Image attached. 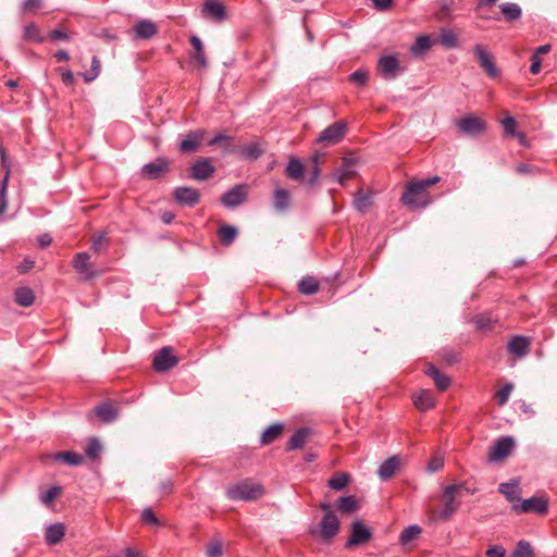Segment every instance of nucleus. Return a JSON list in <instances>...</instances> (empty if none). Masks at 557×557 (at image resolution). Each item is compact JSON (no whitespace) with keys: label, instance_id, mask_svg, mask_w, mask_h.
<instances>
[{"label":"nucleus","instance_id":"1a4fd4ad","mask_svg":"<svg viewBox=\"0 0 557 557\" xmlns=\"http://www.w3.org/2000/svg\"><path fill=\"white\" fill-rule=\"evenodd\" d=\"M457 126L460 132L469 136H476L485 131V123L472 114L460 119L457 123Z\"/></svg>","mask_w":557,"mask_h":557},{"label":"nucleus","instance_id":"393cba45","mask_svg":"<svg viewBox=\"0 0 557 557\" xmlns=\"http://www.w3.org/2000/svg\"><path fill=\"white\" fill-rule=\"evenodd\" d=\"M510 354L524 357L530 351V341L523 336H515L508 344Z\"/></svg>","mask_w":557,"mask_h":557},{"label":"nucleus","instance_id":"ea45409f","mask_svg":"<svg viewBox=\"0 0 557 557\" xmlns=\"http://www.w3.org/2000/svg\"><path fill=\"white\" fill-rule=\"evenodd\" d=\"M299 290L306 295H313L319 290V283L312 276L304 277L298 284Z\"/></svg>","mask_w":557,"mask_h":557},{"label":"nucleus","instance_id":"423d86ee","mask_svg":"<svg viewBox=\"0 0 557 557\" xmlns=\"http://www.w3.org/2000/svg\"><path fill=\"white\" fill-rule=\"evenodd\" d=\"M346 132L347 125L345 122H335L320 134L317 141L325 146H333L342 140L346 135Z\"/></svg>","mask_w":557,"mask_h":557},{"label":"nucleus","instance_id":"dca6fc26","mask_svg":"<svg viewBox=\"0 0 557 557\" xmlns=\"http://www.w3.org/2000/svg\"><path fill=\"white\" fill-rule=\"evenodd\" d=\"M0 158H1V161H2V165L3 168H8L7 165V160H5V152L2 148H0ZM9 176H10V170L7 169L5 171V175L1 182V187H0V216H2L5 212H7V209H8V206H9V200H8V182H9Z\"/></svg>","mask_w":557,"mask_h":557},{"label":"nucleus","instance_id":"052dcab7","mask_svg":"<svg viewBox=\"0 0 557 557\" xmlns=\"http://www.w3.org/2000/svg\"><path fill=\"white\" fill-rule=\"evenodd\" d=\"M506 135L513 136L516 132V121L511 116H507L502 121Z\"/></svg>","mask_w":557,"mask_h":557},{"label":"nucleus","instance_id":"de8ad7c7","mask_svg":"<svg viewBox=\"0 0 557 557\" xmlns=\"http://www.w3.org/2000/svg\"><path fill=\"white\" fill-rule=\"evenodd\" d=\"M512 557H534V553L530 543L520 541L512 553Z\"/></svg>","mask_w":557,"mask_h":557},{"label":"nucleus","instance_id":"37998d69","mask_svg":"<svg viewBox=\"0 0 557 557\" xmlns=\"http://www.w3.org/2000/svg\"><path fill=\"white\" fill-rule=\"evenodd\" d=\"M321 157L322 156L320 153H315L311 160V166H310L311 176L308 180V184L311 186L317 184L319 175L321 173V170H320Z\"/></svg>","mask_w":557,"mask_h":557},{"label":"nucleus","instance_id":"473e14b6","mask_svg":"<svg viewBox=\"0 0 557 557\" xmlns=\"http://www.w3.org/2000/svg\"><path fill=\"white\" fill-rule=\"evenodd\" d=\"M305 168L297 158H290L286 166V175L293 181H301L304 178Z\"/></svg>","mask_w":557,"mask_h":557},{"label":"nucleus","instance_id":"680f3d73","mask_svg":"<svg viewBox=\"0 0 557 557\" xmlns=\"http://www.w3.org/2000/svg\"><path fill=\"white\" fill-rule=\"evenodd\" d=\"M61 74V79L66 86H72L75 82L74 75L70 70L58 69Z\"/></svg>","mask_w":557,"mask_h":557},{"label":"nucleus","instance_id":"a19ab883","mask_svg":"<svg viewBox=\"0 0 557 557\" xmlns=\"http://www.w3.org/2000/svg\"><path fill=\"white\" fill-rule=\"evenodd\" d=\"M372 203V197L370 194H364L362 190H359L355 195L354 206L358 211H366Z\"/></svg>","mask_w":557,"mask_h":557},{"label":"nucleus","instance_id":"0e129e2a","mask_svg":"<svg viewBox=\"0 0 557 557\" xmlns=\"http://www.w3.org/2000/svg\"><path fill=\"white\" fill-rule=\"evenodd\" d=\"M41 7V0H25L23 4L24 12H35Z\"/></svg>","mask_w":557,"mask_h":557},{"label":"nucleus","instance_id":"3c124183","mask_svg":"<svg viewBox=\"0 0 557 557\" xmlns=\"http://www.w3.org/2000/svg\"><path fill=\"white\" fill-rule=\"evenodd\" d=\"M141 520L146 524L161 525L151 508H145L141 512Z\"/></svg>","mask_w":557,"mask_h":557},{"label":"nucleus","instance_id":"a18cd8bd","mask_svg":"<svg viewBox=\"0 0 557 557\" xmlns=\"http://www.w3.org/2000/svg\"><path fill=\"white\" fill-rule=\"evenodd\" d=\"M102 450V445L97 438L89 440L85 453L88 458L95 460L100 456V453Z\"/></svg>","mask_w":557,"mask_h":557},{"label":"nucleus","instance_id":"5fc2aeb1","mask_svg":"<svg viewBox=\"0 0 557 557\" xmlns=\"http://www.w3.org/2000/svg\"><path fill=\"white\" fill-rule=\"evenodd\" d=\"M441 42L447 48H454L457 46V37L453 32L446 30L441 36Z\"/></svg>","mask_w":557,"mask_h":557},{"label":"nucleus","instance_id":"7ed1b4c3","mask_svg":"<svg viewBox=\"0 0 557 557\" xmlns=\"http://www.w3.org/2000/svg\"><path fill=\"white\" fill-rule=\"evenodd\" d=\"M461 490L469 492L466 487L465 483L460 484H451L444 488L442 495V504L443 508L437 513V518L443 521H447L457 511L459 508L460 502L458 500V496Z\"/></svg>","mask_w":557,"mask_h":557},{"label":"nucleus","instance_id":"5701e85b","mask_svg":"<svg viewBox=\"0 0 557 557\" xmlns=\"http://www.w3.org/2000/svg\"><path fill=\"white\" fill-rule=\"evenodd\" d=\"M134 32L138 38L150 39L158 34V27L148 20H141L134 25Z\"/></svg>","mask_w":557,"mask_h":557},{"label":"nucleus","instance_id":"774afa93","mask_svg":"<svg viewBox=\"0 0 557 557\" xmlns=\"http://www.w3.org/2000/svg\"><path fill=\"white\" fill-rule=\"evenodd\" d=\"M444 466V459L442 457H433L429 463V470L431 472H435V471H438L440 469H442Z\"/></svg>","mask_w":557,"mask_h":557},{"label":"nucleus","instance_id":"cd10ccee","mask_svg":"<svg viewBox=\"0 0 557 557\" xmlns=\"http://www.w3.org/2000/svg\"><path fill=\"white\" fill-rule=\"evenodd\" d=\"M311 431L307 428H301L295 432L287 443V450H294L304 447L310 436Z\"/></svg>","mask_w":557,"mask_h":557},{"label":"nucleus","instance_id":"c03bdc74","mask_svg":"<svg viewBox=\"0 0 557 557\" xmlns=\"http://www.w3.org/2000/svg\"><path fill=\"white\" fill-rule=\"evenodd\" d=\"M421 533V529L418 525H410L406 528L400 534L401 544L406 545L412 541H414L419 534Z\"/></svg>","mask_w":557,"mask_h":557},{"label":"nucleus","instance_id":"72a5a7b5","mask_svg":"<svg viewBox=\"0 0 557 557\" xmlns=\"http://www.w3.org/2000/svg\"><path fill=\"white\" fill-rule=\"evenodd\" d=\"M284 425L282 423H275L264 430L261 436V443L269 445L278 438L283 432Z\"/></svg>","mask_w":557,"mask_h":557},{"label":"nucleus","instance_id":"6ab92c4d","mask_svg":"<svg viewBox=\"0 0 557 557\" xmlns=\"http://www.w3.org/2000/svg\"><path fill=\"white\" fill-rule=\"evenodd\" d=\"M379 70L386 79H392L396 76L399 70L398 60L392 55L382 57L379 60Z\"/></svg>","mask_w":557,"mask_h":557},{"label":"nucleus","instance_id":"9b49d317","mask_svg":"<svg viewBox=\"0 0 557 557\" xmlns=\"http://www.w3.org/2000/svg\"><path fill=\"white\" fill-rule=\"evenodd\" d=\"M474 54L478 58L479 64L487 76L496 78L499 75L498 69L494 62L493 57L481 46L474 47Z\"/></svg>","mask_w":557,"mask_h":557},{"label":"nucleus","instance_id":"4be33fe9","mask_svg":"<svg viewBox=\"0 0 557 557\" xmlns=\"http://www.w3.org/2000/svg\"><path fill=\"white\" fill-rule=\"evenodd\" d=\"M206 132L203 129H197L190 132L187 137L182 140L180 145V149L183 152H193L196 151L205 137Z\"/></svg>","mask_w":557,"mask_h":557},{"label":"nucleus","instance_id":"09e8293b","mask_svg":"<svg viewBox=\"0 0 557 557\" xmlns=\"http://www.w3.org/2000/svg\"><path fill=\"white\" fill-rule=\"evenodd\" d=\"M107 242L106 233H100L92 238L91 250L96 255H101L104 251Z\"/></svg>","mask_w":557,"mask_h":557},{"label":"nucleus","instance_id":"b1692460","mask_svg":"<svg viewBox=\"0 0 557 557\" xmlns=\"http://www.w3.org/2000/svg\"><path fill=\"white\" fill-rule=\"evenodd\" d=\"M400 466V460L397 456H393L386 459L379 468L377 474L381 480H389L397 471Z\"/></svg>","mask_w":557,"mask_h":557},{"label":"nucleus","instance_id":"f8f14e48","mask_svg":"<svg viewBox=\"0 0 557 557\" xmlns=\"http://www.w3.org/2000/svg\"><path fill=\"white\" fill-rule=\"evenodd\" d=\"M371 531L360 521L351 524V534L346 543V547L362 545L371 540Z\"/></svg>","mask_w":557,"mask_h":557},{"label":"nucleus","instance_id":"412c9836","mask_svg":"<svg viewBox=\"0 0 557 557\" xmlns=\"http://www.w3.org/2000/svg\"><path fill=\"white\" fill-rule=\"evenodd\" d=\"M214 172V168L211 165L209 160L202 159L197 161L190 168V175L193 178L203 181L209 178Z\"/></svg>","mask_w":557,"mask_h":557},{"label":"nucleus","instance_id":"6e6d98bb","mask_svg":"<svg viewBox=\"0 0 557 557\" xmlns=\"http://www.w3.org/2000/svg\"><path fill=\"white\" fill-rule=\"evenodd\" d=\"M61 494V488L58 486H52L49 488L42 496L41 500L44 504H51L59 495Z\"/></svg>","mask_w":557,"mask_h":557},{"label":"nucleus","instance_id":"2eb2a0df","mask_svg":"<svg viewBox=\"0 0 557 557\" xmlns=\"http://www.w3.org/2000/svg\"><path fill=\"white\" fill-rule=\"evenodd\" d=\"M173 197L180 205L194 207L199 202L200 194L195 188L183 186L174 190Z\"/></svg>","mask_w":557,"mask_h":557},{"label":"nucleus","instance_id":"aec40b11","mask_svg":"<svg viewBox=\"0 0 557 557\" xmlns=\"http://www.w3.org/2000/svg\"><path fill=\"white\" fill-rule=\"evenodd\" d=\"M96 414L104 423L114 421L119 416L117 406L113 401H106L95 408Z\"/></svg>","mask_w":557,"mask_h":557},{"label":"nucleus","instance_id":"bb28decb","mask_svg":"<svg viewBox=\"0 0 557 557\" xmlns=\"http://www.w3.org/2000/svg\"><path fill=\"white\" fill-rule=\"evenodd\" d=\"M273 206L280 211H286L290 206V194L285 188L277 187L274 191Z\"/></svg>","mask_w":557,"mask_h":557},{"label":"nucleus","instance_id":"864d4df0","mask_svg":"<svg viewBox=\"0 0 557 557\" xmlns=\"http://www.w3.org/2000/svg\"><path fill=\"white\" fill-rule=\"evenodd\" d=\"M431 48V39L428 36H420L418 37L416 45L413 46L412 50L414 53L425 51Z\"/></svg>","mask_w":557,"mask_h":557},{"label":"nucleus","instance_id":"c756f323","mask_svg":"<svg viewBox=\"0 0 557 557\" xmlns=\"http://www.w3.org/2000/svg\"><path fill=\"white\" fill-rule=\"evenodd\" d=\"M413 403L419 410L425 411L435 405V398L431 391H421L413 397Z\"/></svg>","mask_w":557,"mask_h":557},{"label":"nucleus","instance_id":"ddd939ff","mask_svg":"<svg viewBox=\"0 0 557 557\" xmlns=\"http://www.w3.org/2000/svg\"><path fill=\"white\" fill-rule=\"evenodd\" d=\"M90 255L88 252H78L73 259L74 269L83 275L84 281H89L98 276V272L91 269Z\"/></svg>","mask_w":557,"mask_h":557},{"label":"nucleus","instance_id":"603ef678","mask_svg":"<svg viewBox=\"0 0 557 557\" xmlns=\"http://www.w3.org/2000/svg\"><path fill=\"white\" fill-rule=\"evenodd\" d=\"M350 82L358 84L360 86H364L368 82V72L364 70H357L349 76Z\"/></svg>","mask_w":557,"mask_h":557},{"label":"nucleus","instance_id":"2f4dec72","mask_svg":"<svg viewBox=\"0 0 557 557\" xmlns=\"http://www.w3.org/2000/svg\"><path fill=\"white\" fill-rule=\"evenodd\" d=\"M190 44L194 49L193 58L197 61L200 67L206 69L208 66V62L205 55L202 41L199 37L194 35L190 37Z\"/></svg>","mask_w":557,"mask_h":557},{"label":"nucleus","instance_id":"8fccbe9b","mask_svg":"<svg viewBox=\"0 0 557 557\" xmlns=\"http://www.w3.org/2000/svg\"><path fill=\"white\" fill-rule=\"evenodd\" d=\"M512 389H513V385L511 383H507L503 386L502 389H499L496 393V399H497L498 406L502 407L508 401L509 395Z\"/></svg>","mask_w":557,"mask_h":557},{"label":"nucleus","instance_id":"7c9ffc66","mask_svg":"<svg viewBox=\"0 0 557 557\" xmlns=\"http://www.w3.org/2000/svg\"><path fill=\"white\" fill-rule=\"evenodd\" d=\"M64 533L65 527L62 523L51 524L46 530V541L50 545H55L62 541Z\"/></svg>","mask_w":557,"mask_h":557},{"label":"nucleus","instance_id":"f03ea898","mask_svg":"<svg viewBox=\"0 0 557 557\" xmlns=\"http://www.w3.org/2000/svg\"><path fill=\"white\" fill-rule=\"evenodd\" d=\"M264 494V487L250 479H246L226 488V496L233 500H257Z\"/></svg>","mask_w":557,"mask_h":557},{"label":"nucleus","instance_id":"4468645a","mask_svg":"<svg viewBox=\"0 0 557 557\" xmlns=\"http://www.w3.org/2000/svg\"><path fill=\"white\" fill-rule=\"evenodd\" d=\"M547 500L543 497H531L524 499L520 505H513L512 509L518 512H536L544 515L547 512Z\"/></svg>","mask_w":557,"mask_h":557},{"label":"nucleus","instance_id":"58836bf2","mask_svg":"<svg viewBox=\"0 0 557 557\" xmlns=\"http://www.w3.org/2000/svg\"><path fill=\"white\" fill-rule=\"evenodd\" d=\"M499 9L508 21L518 20L522 14L521 9L517 3H502Z\"/></svg>","mask_w":557,"mask_h":557},{"label":"nucleus","instance_id":"39448f33","mask_svg":"<svg viewBox=\"0 0 557 557\" xmlns=\"http://www.w3.org/2000/svg\"><path fill=\"white\" fill-rule=\"evenodd\" d=\"M515 447V441L510 436H503L498 438L490 448L487 453L488 462H498L508 457Z\"/></svg>","mask_w":557,"mask_h":557},{"label":"nucleus","instance_id":"0eeeda50","mask_svg":"<svg viewBox=\"0 0 557 557\" xmlns=\"http://www.w3.org/2000/svg\"><path fill=\"white\" fill-rule=\"evenodd\" d=\"M178 363L171 347L161 348L153 358L152 367L157 372H165Z\"/></svg>","mask_w":557,"mask_h":557},{"label":"nucleus","instance_id":"6e6552de","mask_svg":"<svg viewBox=\"0 0 557 557\" xmlns=\"http://www.w3.org/2000/svg\"><path fill=\"white\" fill-rule=\"evenodd\" d=\"M358 160L354 157H344L341 165L334 172V178L343 186L356 175Z\"/></svg>","mask_w":557,"mask_h":557},{"label":"nucleus","instance_id":"e433bc0d","mask_svg":"<svg viewBox=\"0 0 557 557\" xmlns=\"http://www.w3.org/2000/svg\"><path fill=\"white\" fill-rule=\"evenodd\" d=\"M508 502H516L520 499V488L517 484L502 483L498 487Z\"/></svg>","mask_w":557,"mask_h":557},{"label":"nucleus","instance_id":"e2e57ef3","mask_svg":"<svg viewBox=\"0 0 557 557\" xmlns=\"http://www.w3.org/2000/svg\"><path fill=\"white\" fill-rule=\"evenodd\" d=\"M491 319L488 317H485V315H476L474 318V323H475V326L479 329V330H486L490 327L491 325Z\"/></svg>","mask_w":557,"mask_h":557},{"label":"nucleus","instance_id":"bf43d9fd","mask_svg":"<svg viewBox=\"0 0 557 557\" xmlns=\"http://www.w3.org/2000/svg\"><path fill=\"white\" fill-rule=\"evenodd\" d=\"M208 557H221L222 556V544L218 541L211 542L207 547Z\"/></svg>","mask_w":557,"mask_h":557},{"label":"nucleus","instance_id":"f257e3e1","mask_svg":"<svg viewBox=\"0 0 557 557\" xmlns=\"http://www.w3.org/2000/svg\"><path fill=\"white\" fill-rule=\"evenodd\" d=\"M319 508L324 512V515L318 527L312 528L310 533L329 543L339 532L341 522L330 503L323 502L319 505Z\"/></svg>","mask_w":557,"mask_h":557},{"label":"nucleus","instance_id":"4c0bfd02","mask_svg":"<svg viewBox=\"0 0 557 557\" xmlns=\"http://www.w3.org/2000/svg\"><path fill=\"white\" fill-rule=\"evenodd\" d=\"M350 479V475L346 472L335 473L327 482L329 486L335 491H342L346 487Z\"/></svg>","mask_w":557,"mask_h":557},{"label":"nucleus","instance_id":"a878e982","mask_svg":"<svg viewBox=\"0 0 557 557\" xmlns=\"http://www.w3.org/2000/svg\"><path fill=\"white\" fill-rule=\"evenodd\" d=\"M48 460H62L70 466H79L84 461V457L73 451H60L54 455H48L45 457Z\"/></svg>","mask_w":557,"mask_h":557},{"label":"nucleus","instance_id":"f3484780","mask_svg":"<svg viewBox=\"0 0 557 557\" xmlns=\"http://www.w3.org/2000/svg\"><path fill=\"white\" fill-rule=\"evenodd\" d=\"M203 13L215 22H221L226 17L225 7L219 0H207L203 4Z\"/></svg>","mask_w":557,"mask_h":557},{"label":"nucleus","instance_id":"69168bd1","mask_svg":"<svg viewBox=\"0 0 557 557\" xmlns=\"http://www.w3.org/2000/svg\"><path fill=\"white\" fill-rule=\"evenodd\" d=\"M505 554H506V550L500 545L491 546L486 550V556L487 557H505Z\"/></svg>","mask_w":557,"mask_h":557},{"label":"nucleus","instance_id":"f704fd0d","mask_svg":"<svg viewBox=\"0 0 557 557\" xmlns=\"http://www.w3.org/2000/svg\"><path fill=\"white\" fill-rule=\"evenodd\" d=\"M238 231L231 225H222L218 231L220 242L223 246H230L236 238Z\"/></svg>","mask_w":557,"mask_h":557},{"label":"nucleus","instance_id":"20e7f679","mask_svg":"<svg viewBox=\"0 0 557 557\" xmlns=\"http://www.w3.org/2000/svg\"><path fill=\"white\" fill-rule=\"evenodd\" d=\"M404 205L411 208H423L429 205L426 189L420 182H411L401 197Z\"/></svg>","mask_w":557,"mask_h":557},{"label":"nucleus","instance_id":"49530a36","mask_svg":"<svg viewBox=\"0 0 557 557\" xmlns=\"http://www.w3.org/2000/svg\"><path fill=\"white\" fill-rule=\"evenodd\" d=\"M101 71V63L97 57H94L91 60V67L88 72L83 74L84 81L86 83L92 82Z\"/></svg>","mask_w":557,"mask_h":557},{"label":"nucleus","instance_id":"79ce46f5","mask_svg":"<svg viewBox=\"0 0 557 557\" xmlns=\"http://www.w3.org/2000/svg\"><path fill=\"white\" fill-rule=\"evenodd\" d=\"M24 39L35 42H42L45 40V38L40 34L39 28L35 24H28L25 26Z\"/></svg>","mask_w":557,"mask_h":557},{"label":"nucleus","instance_id":"4d7b16f0","mask_svg":"<svg viewBox=\"0 0 557 557\" xmlns=\"http://www.w3.org/2000/svg\"><path fill=\"white\" fill-rule=\"evenodd\" d=\"M242 152L248 158L257 159L262 153V150L257 144H250L243 147Z\"/></svg>","mask_w":557,"mask_h":557},{"label":"nucleus","instance_id":"338daca9","mask_svg":"<svg viewBox=\"0 0 557 557\" xmlns=\"http://www.w3.org/2000/svg\"><path fill=\"white\" fill-rule=\"evenodd\" d=\"M49 38L53 41H57V40H63V41H69L70 40V36L64 30H61V29H54L52 30L50 34H49Z\"/></svg>","mask_w":557,"mask_h":557},{"label":"nucleus","instance_id":"13d9d810","mask_svg":"<svg viewBox=\"0 0 557 557\" xmlns=\"http://www.w3.org/2000/svg\"><path fill=\"white\" fill-rule=\"evenodd\" d=\"M433 381H434L437 389L441 392L446 391L448 388V386L450 385L449 377L441 372L435 377H433Z\"/></svg>","mask_w":557,"mask_h":557},{"label":"nucleus","instance_id":"9d476101","mask_svg":"<svg viewBox=\"0 0 557 557\" xmlns=\"http://www.w3.org/2000/svg\"><path fill=\"white\" fill-rule=\"evenodd\" d=\"M247 199V185H236L222 195L221 202L226 208H236Z\"/></svg>","mask_w":557,"mask_h":557},{"label":"nucleus","instance_id":"a211bd4d","mask_svg":"<svg viewBox=\"0 0 557 557\" xmlns=\"http://www.w3.org/2000/svg\"><path fill=\"white\" fill-rule=\"evenodd\" d=\"M169 163L165 159H157L153 162L145 164L141 173L144 177L148 180H154L160 176L163 172L168 171Z\"/></svg>","mask_w":557,"mask_h":557},{"label":"nucleus","instance_id":"c9c22d12","mask_svg":"<svg viewBox=\"0 0 557 557\" xmlns=\"http://www.w3.org/2000/svg\"><path fill=\"white\" fill-rule=\"evenodd\" d=\"M337 508L343 513H351L358 510L359 505L355 496L339 497Z\"/></svg>","mask_w":557,"mask_h":557},{"label":"nucleus","instance_id":"c85d7f7f","mask_svg":"<svg viewBox=\"0 0 557 557\" xmlns=\"http://www.w3.org/2000/svg\"><path fill=\"white\" fill-rule=\"evenodd\" d=\"M14 300L21 307H29L35 301V294L29 287H18L14 293Z\"/></svg>","mask_w":557,"mask_h":557}]
</instances>
